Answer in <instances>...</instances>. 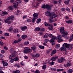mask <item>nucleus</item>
<instances>
[{"label": "nucleus", "instance_id": "obj_1", "mask_svg": "<svg viewBox=\"0 0 73 73\" xmlns=\"http://www.w3.org/2000/svg\"><path fill=\"white\" fill-rule=\"evenodd\" d=\"M15 18H14V16L12 15L10 16L9 17L7 18V19L4 21L6 23H8V24H10V23H12L9 20H14Z\"/></svg>", "mask_w": 73, "mask_h": 73}, {"label": "nucleus", "instance_id": "obj_2", "mask_svg": "<svg viewBox=\"0 0 73 73\" xmlns=\"http://www.w3.org/2000/svg\"><path fill=\"white\" fill-rule=\"evenodd\" d=\"M63 46H64V47L66 48H68V49L69 50H71L72 49V44H68L67 43H64L63 44Z\"/></svg>", "mask_w": 73, "mask_h": 73}, {"label": "nucleus", "instance_id": "obj_3", "mask_svg": "<svg viewBox=\"0 0 73 73\" xmlns=\"http://www.w3.org/2000/svg\"><path fill=\"white\" fill-rule=\"evenodd\" d=\"M29 52H32V50L28 47H25V50H24V52L26 53H29Z\"/></svg>", "mask_w": 73, "mask_h": 73}, {"label": "nucleus", "instance_id": "obj_4", "mask_svg": "<svg viewBox=\"0 0 73 73\" xmlns=\"http://www.w3.org/2000/svg\"><path fill=\"white\" fill-rule=\"evenodd\" d=\"M15 57V54H11L10 55L9 57V59H11L10 61V62L11 63H13V61H14V60H13V59H12V58L13 57Z\"/></svg>", "mask_w": 73, "mask_h": 73}, {"label": "nucleus", "instance_id": "obj_5", "mask_svg": "<svg viewBox=\"0 0 73 73\" xmlns=\"http://www.w3.org/2000/svg\"><path fill=\"white\" fill-rule=\"evenodd\" d=\"M62 37L61 35H59L58 36L56 37V39L58 40V41L59 43H60L61 41H63V40L61 39Z\"/></svg>", "mask_w": 73, "mask_h": 73}, {"label": "nucleus", "instance_id": "obj_6", "mask_svg": "<svg viewBox=\"0 0 73 73\" xmlns=\"http://www.w3.org/2000/svg\"><path fill=\"white\" fill-rule=\"evenodd\" d=\"M42 8H44V9H45V8H46L47 9H49L50 8V5H42Z\"/></svg>", "mask_w": 73, "mask_h": 73}, {"label": "nucleus", "instance_id": "obj_7", "mask_svg": "<svg viewBox=\"0 0 73 73\" xmlns=\"http://www.w3.org/2000/svg\"><path fill=\"white\" fill-rule=\"evenodd\" d=\"M18 5L19 3H18L17 1L15 2L13 5V6L15 8H16L17 6H18Z\"/></svg>", "mask_w": 73, "mask_h": 73}, {"label": "nucleus", "instance_id": "obj_8", "mask_svg": "<svg viewBox=\"0 0 73 73\" xmlns=\"http://www.w3.org/2000/svg\"><path fill=\"white\" fill-rule=\"evenodd\" d=\"M51 38H52V39L50 40V42H52V43L54 42V40H57L56 37L54 36H52Z\"/></svg>", "mask_w": 73, "mask_h": 73}, {"label": "nucleus", "instance_id": "obj_9", "mask_svg": "<svg viewBox=\"0 0 73 73\" xmlns=\"http://www.w3.org/2000/svg\"><path fill=\"white\" fill-rule=\"evenodd\" d=\"M64 60V59L61 58L60 59H59L58 60L57 62L59 63H62L63 62V61Z\"/></svg>", "mask_w": 73, "mask_h": 73}, {"label": "nucleus", "instance_id": "obj_10", "mask_svg": "<svg viewBox=\"0 0 73 73\" xmlns=\"http://www.w3.org/2000/svg\"><path fill=\"white\" fill-rule=\"evenodd\" d=\"M60 50L65 51L66 50V48L65 47H64V46H63V47L60 48Z\"/></svg>", "mask_w": 73, "mask_h": 73}, {"label": "nucleus", "instance_id": "obj_11", "mask_svg": "<svg viewBox=\"0 0 73 73\" xmlns=\"http://www.w3.org/2000/svg\"><path fill=\"white\" fill-rule=\"evenodd\" d=\"M3 63V66H7L8 65V63L7 62H5L4 61H2Z\"/></svg>", "mask_w": 73, "mask_h": 73}, {"label": "nucleus", "instance_id": "obj_12", "mask_svg": "<svg viewBox=\"0 0 73 73\" xmlns=\"http://www.w3.org/2000/svg\"><path fill=\"white\" fill-rule=\"evenodd\" d=\"M64 28L63 27H61L60 28V32L61 33H63V32L64 31Z\"/></svg>", "mask_w": 73, "mask_h": 73}, {"label": "nucleus", "instance_id": "obj_13", "mask_svg": "<svg viewBox=\"0 0 73 73\" xmlns=\"http://www.w3.org/2000/svg\"><path fill=\"white\" fill-rule=\"evenodd\" d=\"M21 29L22 31H24L25 29H27V28L26 26H25L24 27H21Z\"/></svg>", "mask_w": 73, "mask_h": 73}, {"label": "nucleus", "instance_id": "obj_14", "mask_svg": "<svg viewBox=\"0 0 73 73\" xmlns=\"http://www.w3.org/2000/svg\"><path fill=\"white\" fill-rule=\"evenodd\" d=\"M58 58V57H53L51 58V60L52 61H55L56 60V59H57Z\"/></svg>", "mask_w": 73, "mask_h": 73}, {"label": "nucleus", "instance_id": "obj_15", "mask_svg": "<svg viewBox=\"0 0 73 73\" xmlns=\"http://www.w3.org/2000/svg\"><path fill=\"white\" fill-rule=\"evenodd\" d=\"M45 14L47 16H51V14L48 11H47L45 13Z\"/></svg>", "mask_w": 73, "mask_h": 73}, {"label": "nucleus", "instance_id": "obj_16", "mask_svg": "<svg viewBox=\"0 0 73 73\" xmlns=\"http://www.w3.org/2000/svg\"><path fill=\"white\" fill-rule=\"evenodd\" d=\"M38 16V14L36 13H35L33 15V16L34 17V18L35 19H37V16Z\"/></svg>", "mask_w": 73, "mask_h": 73}, {"label": "nucleus", "instance_id": "obj_17", "mask_svg": "<svg viewBox=\"0 0 73 73\" xmlns=\"http://www.w3.org/2000/svg\"><path fill=\"white\" fill-rule=\"evenodd\" d=\"M70 65H71V64L69 62H68L66 64L64 65V66L65 67H68L70 66Z\"/></svg>", "mask_w": 73, "mask_h": 73}, {"label": "nucleus", "instance_id": "obj_18", "mask_svg": "<svg viewBox=\"0 0 73 73\" xmlns=\"http://www.w3.org/2000/svg\"><path fill=\"white\" fill-rule=\"evenodd\" d=\"M53 27L52 25H50L48 26V29H49V30H52V29H53Z\"/></svg>", "mask_w": 73, "mask_h": 73}, {"label": "nucleus", "instance_id": "obj_19", "mask_svg": "<svg viewBox=\"0 0 73 73\" xmlns=\"http://www.w3.org/2000/svg\"><path fill=\"white\" fill-rule=\"evenodd\" d=\"M63 33H62V34H64V35H66L68 34V32L67 31H64L63 32Z\"/></svg>", "mask_w": 73, "mask_h": 73}, {"label": "nucleus", "instance_id": "obj_20", "mask_svg": "<svg viewBox=\"0 0 73 73\" xmlns=\"http://www.w3.org/2000/svg\"><path fill=\"white\" fill-rule=\"evenodd\" d=\"M41 21V19H37V21H36V23L37 24H39Z\"/></svg>", "mask_w": 73, "mask_h": 73}, {"label": "nucleus", "instance_id": "obj_21", "mask_svg": "<svg viewBox=\"0 0 73 73\" xmlns=\"http://www.w3.org/2000/svg\"><path fill=\"white\" fill-rule=\"evenodd\" d=\"M19 30H18V29H14L13 30V33H16L18 32Z\"/></svg>", "mask_w": 73, "mask_h": 73}, {"label": "nucleus", "instance_id": "obj_22", "mask_svg": "<svg viewBox=\"0 0 73 73\" xmlns=\"http://www.w3.org/2000/svg\"><path fill=\"white\" fill-rule=\"evenodd\" d=\"M60 44H57L55 46V48L56 49H58L59 48H60Z\"/></svg>", "mask_w": 73, "mask_h": 73}, {"label": "nucleus", "instance_id": "obj_23", "mask_svg": "<svg viewBox=\"0 0 73 73\" xmlns=\"http://www.w3.org/2000/svg\"><path fill=\"white\" fill-rule=\"evenodd\" d=\"M68 73H72L73 72V70L72 69H70L67 71Z\"/></svg>", "mask_w": 73, "mask_h": 73}, {"label": "nucleus", "instance_id": "obj_24", "mask_svg": "<svg viewBox=\"0 0 73 73\" xmlns=\"http://www.w3.org/2000/svg\"><path fill=\"white\" fill-rule=\"evenodd\" d=\"M13 27H11L8 30V31L9 32H11L13 31Z\"/></svg>", "mask_w": 73, "mask_h": 73}, {"label": "nucleus", "instance_id": "obj_25", "mask_svg": "<svg viewBox=\"0 0 73 73\" xmlns=\"http://www.w3.org/2000/svg\"><path fill=\"white\" fill-rule=\"evenodd\" d=\"M27 36L25 35H24L22 36V38L23 39H24L25 38H27Z\"/></svg>", "mask_w": 73, "mask_h": 73}, {"label": "nucleus", "instance_id": "obj_26", "mask_svg": "<svg viewBox=\"0 0 73 73\" xmlns=\"http://www.w3.org/2000/svg\"><path fill=\"white\" fill-rule=\"evenodd\" d=\"M66 23L68 24H70V23H72V20L67 21H66Z\"/></svg>", "mask_w": 73, "mask_h": 73}, {"label": "nucleus", "instance_id": "obj_27", "mask_svg": "<svg viewBox=\"0 0 73 73\" xmlns=\"http://www.w3.org/2000/svg\"><path fill=\"white\" fill-rule=\"evenodd\" d=\"M39 48L40 49H44V46H39Z\"/></svg>", "mask_w": 73, "mask_h": 73}, {"label": "nucleus", "instance_id": "obj_28", "mask_svg": "<svg viewBox=\"0 0 73 73\" xmlns=\"http://www.w3.org/2000/svg\"><path fill=\"white\" fill-rule=\"evenodd\" d=\"M2 13L3 15H3V16H4L5 15H7V14H8V13L6 11H2Z\"/></svg>", "mask_w": 73, "mask_h": 73}, {"label": "nucleus", "instance_id": "obj_29", "mask_svg": "<svg viewBox=\"0 0 73 73\" xmlns=\"http://www.w3.org/2000/svg\"><path fill=\"white\" fill-rule=\"evenodd\" d=\"M13 73H20V71L19 70H16L15 71H14Z\"/></svg>", "mask_w": 73, "mask_h": 73}, {"label": "nucleus", "instance_id": "obj_30", "mask_svg": "<svg viewBox=\"0 0 73 73\" xmlns=\"http://www.w3.org/2000/svg\"><path fill=\"white\" fill-rule=\"evenodd\" d=\"M48 36L49 35H48V34H46L44 35V38H48Z\"/></svg>", "mask_w": 73, "mask_h": 73}, {"label": "nucleus", "instance_id": "obj_31", "mask_svg": "<svg viewBox=\"0 0 73 73\" xmlns=\"http://www.w3.org/2000/svg\"><path fill=\"white\" fill-rule=\"evenodd\" d=\"M31 49L32 50H35L36 49V47H32L31 48Z\"/></svg>", "mask_w": 73, "mask_h": 73}, {"label": "nucleus", "instance_id": "obj_32", "mask_svg": "<svg viewBox=\"0 0 73 73\" xmlns=\"http://www.w3.org/2000/svg\"><path fill=\"white\" fill-rule=\"evenodd\" d=\"M56 52L57 51H56V50H54L53 52H52L51 54H55V53H56Z\"/></svg>", "mask_w": 73, "mask_h": 73}, {"label": "nucleus", "instance_id": "obj_33", "mask_svg": "<svg viewBox=\"0 0 73 73\" xmlns=\"http://www.w3.org/2000/svg\"><path fill=\"white\" fill-rule=\"evenodd\" d=\"M44 24L45 26H46V27H48L50 25L49 23H48L46 22H44Z\"/></svg>", "mask_w": 73, "mask_h": 73}, {"label": "nucleus", "instance_id": "obj_34", "mask_svg": "<svg viewBox=\"0 0 73 73\" xmlns=\"http://www.w3.org/2000/svg\"><path fill=\"white\" fill-rule=\"evenodd\" d=\"M46 65H43L42 66V69H43L45 70L46 69Z\"/></svg>", "mask_w": 73, "mask_h": 73}, {"label": "nucleus", "instance_id": "obj_35", "mask_svg": "<svg viewBox=\"0 0 73 73\" xmlns=\"http://www.w3.org/2000/svg\"><path fill=\"white\" fill-rule=\"evenodd\" d=\"M13 60H14L15 61H18V60H19V58L16 57L15 58L13 59Z\"/></svg>", "mask_w": 73, "mask_h": 73}, {"label": "nucleus", "instance_id": "obj_36", "mask_svg": "<svg viewBox=\"0 0 73 73\" xmlns=\"http://www.w3.org/2000/svg\"><path fill=\"white\" fill-rule=\"evenodd\" d=\"M52 16L54 18H55V17H57L58 16L56 14L52 15Z\"/></svg>", "mask_w": 73, "mask_h": 73}, {"label": "nucleus", "instance_id": "obj_37", "mask_svg": "<svg viewBox=\"0 0 73 73\" xmlns=\"http://www.w3.org/2000/svg\"><path fill=\"white\" fill-rule=\"evenodd\" d=\"M62 70H64V69H58L56 70V71L57 72H61V71H62Z\"/></svg>", "mask_w": 73, "mask_h": 73}, {"label": "nucleus", "instance_id": "obj_38", "mask_svg": "<svg viewBox=\"0 0 73 73\" xmlns=\"http://www.w3.org/2000/svg\"><path fill=\"white\" fill-rule=\"evenodd\" d=\"M35 30L37 31H40V28L39 27H37L35 28Z\"/></svg>", "mask_w": 73, "mask_h": 73}, {"label": "nucleus", "instance_id": "obj_39", "mask_svg": "<svg viewBox=\"0 0 73 73\" xmlns=\"http://www.w3.org/2000/svg\"><path fill=\"white\" fill-rule=\"evenodd\" d=\"M35 56V57H40V54H36Z\"/></svg>", "mask_w": 73, "mask_h": 73}, {"label": "nucleus", "instance_id": "obj_40", "mask_svg": "<svg viewBox=\"0 0 73 73\" xmlns=\"http://www.w3.org/2000/svg\"><path fill=\"white\" fill-rule=\"evenodd\" d=\"M29 44V42H24V44L25 45H27Z\"/></svg>", "mask_w": 73, "mask_h": 73}, {"label": "nucleus", "instance_id": "obj_41", "mask_svg": "<svg viewBox=\"0 0 73 73\" xmlns=\"http://www.w3.org/2000/svg\"><path fill=\"white\" fill-rule=\"evenodd\" d=\"M49 41V40L48 39H46L45 40V42H48Z\"/></svg>", "mask_w": 73, "mask_h": 73}, {"label": "nucleus", "instance_id": "obj_42", "mask_svg": "<svg viewBox=\"0 0 73 73\" xmlns=\"http://www.w3.org/2000/svg\"><path fill=\"white\" fill-rule=\"evenodd\" d=\"M5 35L6 36H8L9 35V33H7L5 34Z\"/></svg>", "mask_w": 73, "mask_h": 73}, {"label": "nucleus", "instance_id": "obj_43", "mask_svg": "<svg viewBox=\"0 0 73 73\" xmlns=\"http://www.w3.org/2000/svg\"><path fill=\"white\" fill-rule=\"evenodd\" d=\"M15 66H16L18 68H20V65L18 64H16L15 65Z\"/></svg>", "mask_w": 73, "mask_h": 73}, {"label": "nucleus", "instance_id": "obj_44", "mask_svg": "<svg viewBox=\"0 0 73 73\" xmlns=\"http://www.w3.org/2000/svg\"><path fill=\"white\" fill-rule=\"evenodd\" d=\"M50 64L51 65H53L54 64V62H52L50 63Z\"/></svg>", "mask_w": 73, "mask_h": 73}, {"label": "nucleus", "instance_id": "obj_45", "mask_svg": "<svg viewBox=\"0 0 73 73\" xmlns=\"http://www.w3.org/2000/svg\"><path fill=\"white\" fill-rule=\"evenodd\" d=\"M64 3L66 4H68L69 3V1H66L64 2Z\"/></svg>", "mask_w": 73, "mask_h": 73}, {"label": "nucleus", "instance_id": "obj_46", "mask_svg": "<svg viewBox=\"0 0 73 73\" xmlns=\"http://www.w3.org/2000/svg\"><path fill=\"white\" fill-rule=\"evenodd\" d=\"M35 19H36V18H33L32 20V23H34L35 21Z\"/></svg>", "mask_w": 73, "mask_h": 73}, {"label": "nucleus", "instance_id": "obj_47", "mask_svg": "<svg viewBox=\"0 0 73 73\" xmlns=\"http://www.w3.org/2000/svg\"><path fill=\"white\" fill-rule=\"evenodd\" d=\"M35 73H40V71L38 70H36Z\"/></svg>", "mask_w": 73, "mask_h": 73}, {"label": "nucleus", "instance_id": "obj_48", "mask_svg": "<svg viewBox=\"0 0 73 73\" xmlns=\"http://www.w3.org/2000/svg\"><path fill=\"white\" fill-rule=\"evenodd\" d=\"M27 22H28V23H30V22L31 21V20L29 19H27Z\"/></svg>", "mask_w": 73, "mask_h": 73}, {"label": "nucleus", "instance_id": "obj_49", "mask_svg": "<svg viewBox=\"0 0 73 73\" xmlns=\"http://www.w3.org/2000/svg\"><path fill=\"white\" fill-rule=\"evenodd\" d=\"M51 16H50V20H52V19H53V16H52V15H50Z\"/></svg>", "mask_w": 73, "mask_h": 73}, {"label": "nucleus", "instance_id": "obj_50", "mask_svg": "<svg viewBox=\"0 0 73 73\" xmlns=\"http://www.w3.org/2000/svg\"><path fill=\"white\" fill-rule=\"evenodd\" d=\"M70 39L71 40H73V34L72 35V36L70 37Z\"/></svg>", "mask_w": 73, "mask_h": 73}, {"label": "nucleus", "instance_id": "obj_51", "mask_svg": "<svg viewBox=\"0 0 73 73\" xmlns=\"http://www.w3.org/2000/svg\"><path fill=\"white\" fill-rule=\"evenodd\" d=\"M1 52L2 54L5 53V51L4 50H2Z\"/></svg>", "mask_w": 73, "mask_h": 73}, {"label": "nucleus", "instance_id": "obj_52", "mask_svg": "<svg viewBox=\"0 0 73 73\" xmlns=\"http://www.w3.org/2000/svg\"><path fill=\"white\" fill-rule=\"evenodd\" d=\"M4 49H5V50H7V49H8V48L7 47V46H5L4 47Z\"/></svg>", "mask_w": 73, "mask_h": 73}, {"label": "nucleus", "instance_id": "obj_53", "mask_svg": "<svg viewBox=\"0 0 73 73\" xmlns=\"http://www.w3.org/2000/svg\"><path fill=\"white\" fill-rule=\"evenodd\" d=\"M27 16L25 15L23 17V19H25V18H27Z\"/></svg>", "mask_w": 73, "mask_h": 73}, {"label": "nucleus", "instance_id": "obj_54", "mask_svg": "<svg viewBox=\"0 0 73 73\" xmlns=\"http://www.w3.org/2000/svg\"><path fill=\"white\" fill-rule=\"evenodd\" d=\"M4 57V56L2 54H0V57L1 58H2Z\"/></svg>", "mask_w": 73, "mask_h": 73}, {"label": "nucleus", "instance_id": "obj_55", "mask_svg": "<svg viewBox=\"0 0 73 73\" xmlns=\"http://www.w3.org/2000/svg\"><path fill=\"white\" fill-rule=\"evenodd\" d=\"M14 43L16 44V43H18V42L17 40H15L14 41Z\"/></svg>", "mask_w": 73, "mask_h": 73}, {"label": "nucleus", "instance_id": "obj_56", "mask_svg": "<svg viewBox=\"0 0 73 73\" xmlns=\"http://www.w3.org/2000/svg\"><path fill=\"white\" fill-rule=\"evenodd\" d=\"M66 11H69V10H70V9H69V8H66Z\"/></svg>", "mask_w": 73, "mask_h": 73}, {"label": "nucleus", "instance_id": "obj_57", "mask_svg": "<svg viewBox=\"0 0 73 73\" xmlns=\"http://www.w3.org/2000/svg\"><path fill=\"white\" fill-rule=\"evenodd\" d=\"M49 37H50L51 38H52V37H53V36L52 35V34H50L49 35Z\"/></svg>", "mask_w": 73, "mask_h": 73}, {"label": "nucleus", "instance_id": "obj_58", "mask_svg": "<svg viewBox=\"0 0 73 73\" xmlns=\"http://www.w3.org/2000/svg\"><path fill=\"white\" fill-rule=\"evenodd\" d=\"M17 41L18 42H20V41H21V38L19 39Z\"/></svg>", "mask_w": 73, "mask_h": 73}, {"label": "nucleus", "instance_id": "obj_59", "mask_svg": "<svg viewBox=\"0 0 73 73\" xmlns=\"http://www.w3.org/2000/svg\"><path fill=\"white\" fill-rule=\"evenodd\" d=\"M9 9H10V10H12V7L11 6H9Z\"/></svg>", "mask_w": 73, "mask_h": 73}, {"label": "nucleus", "instance_id": "obj_60", "mask_svg": "<svg viewBox=\"0 0 73 73\" xmlns=\"http://www.w3.org/2000/svg\"><path fill=\"white\" fill-rule=\"evenodd\" d=\"M3 44H4V43H3V42H0V45H3Z\"/></svg>", "mask_w": 73, "mask_h": 73}, {"label": "nucleus", "instance_id": "obj_61", "mask_svg": "<svg viewBox=\"0 0 73 73\" xmlns=\"http://www.w3.org/2000/svg\"><path fill=\"white\" fill-rule=\"evenodd\" d=\"M21 64L22 66L24 65V64L23 63V62H21Z\"/></svg>", "mask_w": 73, "mask_h": 73}, {"label": "nucleus", "instance_id": "obj_62", "mask_svg": "<svg viewBox=\"0 0 73 73\" xmlns=\"http://www.w3.org/2000/svg\"><path fill=\"white\" fill-rule=\"evenodd\" d=\"M54 26H55V27H56V26L57 25V23H54Z\"/></svg>", "mask_w": 73, "mask_h": 73}, {"label": "nucleus", "instance_id": "obj_63", "mask_svg": "<svg viewBox=\"0 0 73 73\" xmlns=\"http://www.w3.org/2000/svg\"><path fill=\"white\" fill-rule=\"evenodd\" d=\"M53 21H54L52 20H50V21H49V22H50V23H53Z\"/></svg>", "mask_w": 73, "mask_h": 73}, {"label": "nucleus", "instance_id": "obj_64", "mask_svg": "<svg viewBox=\"0 0 73 73\" xmlns=\"http://www.w3.org/2000/svg\"><path fill=\"white\" fill-rule=\"evenodd\" d=\"M11 3H12L14 2V0H11L10 1Z\"/></svg>", "mask_w": 73, "mask_h": 73}]
</instances>
